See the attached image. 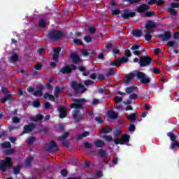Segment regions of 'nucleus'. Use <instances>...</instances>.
<instances>
[{
    "label": "nucleus",
    "instance_id": "1",
    "mask_svg": "<svg viewBox=\"0 0 179 179\" xmlns=\"http://www.w3.org/2000/svg\"><path fill=\"white\" fill-rule=\"evenodd\" d=\"M135 78H137L142 85H149L152 80L150 77L148 76L145 73L141 71H137L136 74L134 72H131L126 75V83H131Z\"/></svg>",
    "mask_w": 179,
    "mask_h": 179
},
{
    "label": "nucleus",
    "instance_id": "2",
    "mask_svg": "<svg viewBox=\"0 0 179 179\" xmlns=\"http://www.w3.org/2000/svg\"><path fill=\"white\" fill-rule=\"evenodd\" d=\"M70 86L73 90L75 96H79V94H83L87 92V88H85L83 83H78L75 80L71 82Z\"/></svg>",
    "mask_w": 179,
    "mask_h": 179
},
{
    "label": "nucleus",
    "instance_id": "3",
    "mask_svg": "<svg viewBox=\"0 0 179 179\" xmlns=\"http://www.w3.org/2000/svg\"><path fill=\"white\" fill-rule=\"evenodd\" d=\"M13 166L12 158L10 157H7L5 159L0 161V171L5 173L6 169Z\"/></svg>",
    "mask_w": 179,
    "mask_h": 179
},
{
    "label": "nucleus",
    "instance_id": "4",
    "mask_svg": "<svg viewBox=\"0 0 179 179\" xmlns=\"http://www.w3.org/2000/svg\"><path fill=\"white\" fill-rule=\"evenodd\" d=\"M73 103L71 105V108H75L76 110H80L83 108V105L80 103H86V99L84 98L73 99Z\"/></svg>",
    "mask_w": 179,
    "mask_h": 179
},
{
    "label": "nucleus",
    "instance_id": "5",
    "mask_svg": "<svg viewBox=\"0 0 179 179\" xmlns=\"http://www.w3.org/2000/svg\"><path fill=\"white\" fill-rule=\"evenodd\" d=\"M78 69V66L74 64H71V66L66 65V66H63L60 70L63 75H69V73H72V71H76Z\"/></svg>",
    "mask_w": 179,
    "mask_h": 179
},
{
    "label": "nucleus",
    "instance_id": "6",
    "mask_svg": "<svg viewBox=\"0 0 179 179\" xmlns=\"http://www.w3.org/2000/svg\"><path fill=\"white\" fill-rule=\"evenodd\" d=\"M152 61H153V59L150 57L143 56L140 58L138 64L141 67L149 66V65L152 64Z\"/></svg>",
    "mask_w": 179,
    "mask_h": 179
},
{
    "label": "nucleus",
    "instance_id": "7",
    "mask_svg": "<svg viewBox=\"0 0 179 179\" xmlns=\"http://www.w3.org/2000/svg\"><path fill=\"white\" fill-rule=\"evenodd\" d=\"M45 150L46 152H49V153H52V150H56V152H59V149L58 148V145L57 143L54 141H51L49 145H45Z\"/></svg>",
    "mask_w": 179,
    "mask_h": 179
},
{
    "label": "nucleus",
    "instance_id": "8",
    "mask_svg": "<svg viewBox=\"0 0 179 179\" xmlns=\"http://www.w3.org/2000/svg\"><path fill=\"white\" fill-rule=\"evenodd\" d=\"M73 118L75 122H80L85 120V113L80 114V110H75L73 113Z\"/></svg>",
    "mask_w": 179,
    "mask_h": 179
},
{
    "label": "nucleus",
    "instance_id": "9",
    "mask_svg": "<svg viewBox=\"0 0 179 179\" xmlns=\"http://www.w3.org/2000/svg\"><path fill=\"white\" fill-rule=\"evenodd\" d=\"M37 124L36 123H31L29 124H25L23 127V131L20 134V136L24 135V134H29L33 129L36 128Z\"/></svg>",
    "mask_w": 179,
    "mask_h": 179
},
{
    "label": "nucleus",
    "instance_id": "10",
    "mask_svg": "<svg viewBox=\"0 0 179 179\" xmlns=\"http://www.w3.org/2000/svg\"><path fill=\"white\" fill-rule=\"evenodd\" d=\"M49 37L52 40H61L64 37V33L58 31H51L49 33Z\"/></svg>",
    "mask_w": 179,
    "mask_h": 179
},
{
    "label": "nucleus",
    "instance_id": "11",
    "mask_svg": "<svg viewBox=\"0 0 179 179\" xmlns=\"http://www.w3.org/2000/svg\"><path fill=\"white\" fill-rule=\"evenodd\" d=\"M57 111L59 112V117L61 119L66 118L68 113V108L64 106L59 105L57 108Z\"/></svg>",
    "mask_w": 179,
    "mask_h": 179
},
{
    "label": "nucleus",
    "instance_id": "12",
    "mask_svg": "<svg viewBox=\"0 0 179 179\" xmlns=\"http://www.w3.org/2000/svg\"><path fill=\"white\" fill-rule=\"evenodd\" d=\"M44 90L43 85H39L36 87V90L33 92V96L35 97H41L43 96V91Z\"/></svg>",
    "mask_w": 179,
    "mask_h": 179
},
{
    "label": "nucleus",
    "instance_id": "13",
    "mask_svg": "<svg viewBox=\"0 0 179 179\" xmlns=\"http://www.w3.org/2000/svg\"><path fill=\"white\" fill-rule=\"evenodd\" d=\"M78 69L80 72H83V76H89L92 72V70H86L85 66H80L78 67Z\"/></svg>",
    "mask_w": 179,
    "mask_h": 179
},
{
    "label": "nucleus",
    "instance_id": "14",
    "mask_svg": "<svg viewBox=\"0 0 179 179\" xmlns=\"http://www.w3.org/2000/svg\"><path fill=\"white\" fill-rule=\"evenodd\" d=\"M159 37L162 41H167L171 37V34L170 31H165L164 34L159 35Z\"/></svg>",
    "mask_w": 179,
    "mask_h": 179
},
{
    "label": "nucleus",
    "instance_id": "15",
    "mask_svg": "<svg viewBox=\"0 0 179 179\" xmlns=\"http://www.w3.org/2000/svg\"><path fill=\"white\" fill-rule=\"evenodd\" d=\"M135 16V13L131 12L129 10H124V12L122 14V17L123 19H128V17H134Z\"/></svg>",
    "mask_w": 179,
    "mask_h": 179
},
{
    "label": "nucleus",
    "instance_id": "16",
    "mask_svg": "<svg viewBox=\"0 0 179 179\" xmlns=\"http://www.w3.org/2000/svg\"><path fill=\"white\" fill-rule=\"evenodd\" d=\"M139 115L136 113H131L129 115H127V120L129 121H131V122H134V121H139Z\"/></svg>",
    "mask_w": 179,
    "mask_h": 179
},
{
    "label": "nucleus",
    "instance_id": "17",
    "mask_svg": "<svg viewBox=\"0 0 179 179\" xmlns=\"http://www.w3.org/2000/svg\"><path fill=\"white\" fill-rule=\"evenodd\" d=\"M157 27L156 22L153 21H148L145 23V29L147 30H152V29H155Z\"/></svg>",
    "mask_w": 179,
    "mask_h": 179
},
{
    "label": "nucleus",
    "instance_id": "18",
    "mask_svg": "<svg viewBox=\"0 0 179 179\" xmlns=\"http://www.w3.org/2000/svg\"><path fill=\"white\" fill-rule=\"evenodd\" d=\"M108 117L111 120H117L118 118V113L111 110L108 111Z\"/></svg>",
    "mask_w": 179,
    "mask_h": 179
},
{
    "label": "nucleus",
    "instance_id": "19",
    "mask_svg": "<svg viewBox=\"0 0 179 179\" xmlns=\"http://www.w3.org/2000/svg\"><path fill=\"white\" fill-rule=\"evenodd\" d=\"M122 145H125V143H128V142H129V139H131V136H129V134H123L122 135L121 138H120Z\"/></svg>",
    "mask_w": 179,
    "mask_h": 179
},
{
    "label": "nucleus",
    "instance_id": "20",
    "mask_svg": "<svg viewBox=\"0 0 179 179\" xmlns=\"http://www.w3.org/2000/svg\"><path fill=\"white\" fill-rule=\"evenodd\" d=\"M173 8H179V3H172L171 7L169 8V12L171 13V15H176L177 12H176V10H174Z\"/></svg>",
    "mask_w": 179,
    "mask_h": 179
},
{
    "label": "nucleus",
    "instance_id": "21",
    "mask_svg": "<svg viewBox=\"0 0 179 179\" xmlns=\"http://www.w3.org/2000/svg\"><path fill=\"white\" fill-rule=\"evenodd\" d=\"M89 135H90V132L85 131L82 134L77 135L76 139L77 141H81V139H83V138H86V136H89Z\"/></svg>",
    "mask_w": 179,
    "mask_h": 179
},
{
    "label": "nucleus",
    "instance_id": "22",
    "mask_svg": "<svg viewBox=\"0 0 179 179\" xmlns=\"http://www.w3.org/2000/svg\"><path fill=\"white\" fill-rule=\"evenodd\" d=\"M135 90H136V87L130 85L129 87L125 88L124 92L127 93V94H131V93H134Z\"/></svg>",
    "mask_w": 179,
    "mask_h": 179
},
{
    "label": "nucleus",
    "instance_id": "23",
    "mask_svg": "<svg viewBox=\"0 0 179 179\" xmlns=\"http://www.w3.org/2000/svg\"><path fill=\"white\" fill-rule=\"evenodd\" d=\"M150 8V7L149 6L143 4L138 7V12H139V13H143V12H145V10H149Z\"/></svg>",
    "mask_w": 179,
    "mask_h": 179
},
{
    "label": "nucleus",
    "instance_id": "24",
    "mask_svg": "<svg viewBox=\"0 0 179 179\" xmlns=\"http://www.w3.org/2000/svg\"><path fill=\"white\" fill-rule=\"evenodd\" d=\"M11 98H12V94L8 93V94H7L6 96H5L1 99V101L2 104H5V103H6V101H8V100H10Z\"/></svg>",
    "mask_w": 179,
    "mask_h": 179
},
{
    "label": "nucleus",
    "instance_id": "25",
    "mask_svg": "<svg viewBox=\"0 0 179 179\" xmlns=\"http://www.w3.org/2000/svg\"><path fill=\"white\" fill-rule=\"evenodd\" d=\"M1 148H2V149H10L12 144H10L9 141H5L1 144Z\"/></svg>",
    "mask_w": 179,
    "mask_h": 179
},
{
    "label": "nucleus",
    "instance_id": "26",
    "mask_svg": "<svg viewBox=\"0 0 179 179\" xmlns=\"http://www.w3.org/2000/svg\"><path fill=\"white\" fill-rule=\"evenodd\" d=\"M43 98L45 99H49V100H50L51 101H55V96H54V95L50 94V93L48 92L44 94Z\"/></svg>",
    "mask_w": 179,
    "mask_h": 179
},
{
    "label": "nucleus",
    "instance_id": "27",
    "mask_svg": "<svg viewBox=\"0 0 179 179\" xmlns=\"http://www.w3.org/2000/svg\"><path fill=\"white\" fill-rule=\"evenodd\" d=\"M94 145L96 148H103L104 145H106V143L101 140H96L94 141Z\"/></svg>",
    "mask_w": 179,
    "mask_h": 179
},
{
    "label": "nucleus",
    "instance_id": "28",
    "mask_svg": "<svg viewBox=\"0 0 179 179\" xmlns=\"http://www.w3.org/2000/svg\"><path fill=\"white\" fill-rule=\"evenodd\" d=\"M98 153L100 157H101L102 159H106V157H107V152H106L105 150L99 149L98 150Z\"/></svg>",
    "mask_w": 179,
    "mask_h": 179
},
{
    "label": "nucleus",
    "instance_id": "29",
    "mask_svg": "<svg viewBox=\"0 0 179 179\" xmlns=\"http://www.w3.org/2000/svg\"><path fill=\"white\" fill-rule=\"evenodd\" d=\"M71 58L74 64H79V62H80V57L78 55H72Z\"/></svg>",
    "mask_w": 179,
    "mask_h": 179
},
{
    "label": "nucleus",
    "instance_id": "30",
    "mask_svg": "<svg viewBox=\"0 0 179 179\" xmlns=\"http://www.w3.org/2000/svg\"><path fill=\"white\" fill-rule=\"evenodd\" d=\"M131 34L134 36V37H141V36H142V31L139 29H135L131 31Z\"/></svg>",
    "mask_w": 179,
    "mask_h": 179
},
{
    "label": "nucleus",
    "instance_id": "31",
    "mask_svg": "<svg viewBox=\"0 0 179 179\" xmlns=\"http://www.w3.org/2000/svg\"><path fill=\"white\" fill-rule=\"evenodd\" d=\"M31 162H33V157H28L25 159V166L30 167L31 166Z\"/></svg>",
    "mask_w": 179,
    "mask_h": 179
},
{
    "label": "nucleus",
    "instance_id": "32",
    "mask_svg": "<svg viewBox=\"0 0 179 179\" xmlns=\"http://www.w3.org/2000/svg\"><path fill=\"white\" fill-rule=\"evenodd\" d=\"M61 96V87L59 86H56L55 88V97H59Z\"/></svg>",
    "mask_w": 179,
    "mask_h": 179
},
{
    "label": "nucleus",
    "instance_id": "33",
    "mask_svg": "<svg viewBox=\"0 0 179 179\" xmlns=\"http://www.w3.org/2000/svg\"><path fill=\"white\" fill-rule=\"evenodd\" d=\"M42 120H44V116H43V115L41 114H38L33 117V121H34V122H37L38 121H42Z\"/></svg>",
    "mask_w": 179,
    "mask_h": 179
},
{
    "label": "nucleus",
    "instance_id": "34",
    "mask_svg": "<svg viewBox=\"0 0 179 179\" xmlns=\"http://www.w3.org/2000/svg\"><path fill=\"white\" fill-rule=\"evenodd\" d=\"M113 131V129L110 128L108 126H106L105 128L101 130V134H110Z\"/></svg>",
    "mask_w": 179,
    "mask_h": 179
},
{
    "label": "nucleus",
    "instance_id": "35",
    "mask_svg": "<svg viewBox=\"0 0 179 179\" xmlns=\"http://www.w3.org/2000/svg\"><path fill=\"white\" fill-rule=\"evenodd\" d=\"M69 137V131L65 132L64 134H62L61 136L59 137V141H65L66 138Z\"/></svg>",
    "mask_w": 179,
    "mask_h": 179
},
{
    "label": "nucleus",
    "instance_id": "36",
    "mask_svg": "<svg viewBox=\"0 0 179 179\" xmlns=\"http://www.w3.org/2000/svg\"><path fill=\"white\" fill-rule=\"evenodd\" d=\"M27 142L28 145H33L34 142H36V137L34 136H31L27 139Z\"/></svg>",
    "mask_w": 179,
    "mask_h": 179
},
{
    "label": "nucleus",
    "instance_id": "37",
    "mask_svg": "<svg viewBox=\"0 0 179 179\" xmlns=\"http://www.w3.org/2000/svg\"><path fill=\"white\" fill-rule=\"evenodd\" d=\"M22 169V166L21 165H17L15 168H14L13 171H14V174L15 176H17V174H19V173H20V170Z\"/></svg>",
    "mask_w": 179,
    "mask_h": 179
},
{
    "label": "nucleus",
    "instance_id": "38",
    "mask_svg": "<svg viewBox=\"0 0 179 179\" xmlns=\"http://www.w3.org/2000/svg\"><path fill=\"white\" fill-rule=\"evenodd\" d=\"M167 136L170 138L171 141H172L173 142H174V141H176V138H177L176 134H173V132L167 133Z\"/></svg>",
    "mask_w": 179,
    "mask_h": 179
},
{
    "label": "nucleus",
    "instance_id": "39",
    "mask_svg": "<svg viewBox=\"0 0 179 179\" xmlns=\"http://www.w3.org/2000/svg\"><path fill=\"white\" fill-rule=\"evenodd\" d=\"M103 138L106 142H113V141H114V138H113L111 136L103 135Z\"/></svg>",
    "mask_w": 179,
    "mask_h": 179
},
{
    "label": "nucleus",
    "instance_id": "40",
    "mask_svg": "<svg viewBox=\"0 0 179 179\" xmlns=\"http://www.w3.org/2000/svg\"><path fill=\"white\" fill-rule=\"evenodd\" d=\"M32 106L33 107H34L35 108H38V107L41 106V104H40V101L37 100V101H34L32 103Z\"/></svg>",
    "mask_w": 179,
    "mask_h": 179
},
{
    "label": "nucleus",
    "instance_id": "41",
    "mask_svg": "<svg viewBox=\"0 0 179 179\" xmlns=\"http://www.w3.org/2000/svg\"><path fill=\"white\" fill-rule=\"evenodd\" d=\"M61 47H57V48H55L54 50H53V52L55 55H59V52H61Z\"/></svg>",
    "mask_w": 179,
    "mask_h": 179
},
{
    "label": "nucleus",
    "instance_id": "42",
    "mask_svg": "<svg viewBox=\"0 0 179 179\" xmlns=\"http://www.w3.org/2000/svg\"><path fill=\"white\" fill-rule=\"evenodd\" d=\"M129 61V59L126 57H121L120 59H119V62L120 64H127V62H128Z\"/></svg>",
    "mask_w": 179,
    "mask_h": 179
},
{
    "label": "nucleus",
    "instance_id": "43",
    "mask_svg": "<svg viewBox=\"0 0 179 179\" xmlns=\"http://www.w3.org/2000/svg\"><path fill=\"white\" fill-rule=\"evenodd\" d=\"M128 129L129 132H134L135 129H136V127L134 124H130L128 127Z\"/></svg>",
    "mask_w": 179,
    "mask_h": 179
},
{
    "label": "nucleus",
    "instance_id": "44",
    "mask_svg": "<svg viewBox=\"0 0 179 179\" xmlns=\"http://www.w3.org/2000/svg\"><path fill=\"white\" fill-rule=\"evenodd\" d=\"M95 121L96 122H98V124H104V120L100 116L96 117Z\"/></svg>",
    "mask_w": 179,
    "mask_h": 179
},
{
    "label": "nucleus",
    "instance_id": "45",
    "mask_svg": "<svg viewBox=\"0 0 179 179\" xmlns=\"http://www.w3.org/2000/svg\"><path fill=\"white\" fill-rule=\"evenodd\" d=\"M13 153H15V150H13V148L8 149V150H6L4 151V155H12Z\"/></svg>",
    "mask_w": 179,
    "mask_h": 179
},
{
    "label": "nucleus",
    "instance_id": "46",
    "mask_svg": "<svg viewBox=\"0 0 179 179\" xmlns=\"http://www.w3.org/2000/svg\"><path fill=\"white\" fill-rule=\"evenodd\" d=\"M60 174L62 177H68V171L66 169H62L60 171Z\"/></svg>",
    "mask_w": 179,
    "mask_h": 179
},
{
    "label": "nucleus",
    "instance_id": "47",
    "mask_svg": "<svg viewBox=\"0 0 179 179\" xmlns=\"http://www.w3.org/2000/svg\"><path fill=\"white\" fill-rule=\"evenodd\" d=\"M110 65H112V66H120L121 64L120 63V60L116 59L113 62H111Z\"/></svg>",
    "mask_w": 179,
    "mask_h": 179
},
{
    "label": "nucleus",
    "instance_id": "48",
    "mask_svg": "<svg viewBox=\"0 0 179 179\" xmlns=\"http://www.w3.org/2000/svg\"><path fill=\"white\" fill-rule=\"evenodd\" d=\"M17 59H19V55H17L16 53H14L11 57V60L13 61V62H16Z\"/></svg>",
    "mask_w": 179,
    "mask_h": 179
},
{
    "label": "nucleus",
    "instance_id": "49",
    "mask_svg": "<svg viewBox=\"0 0 179 179\" xmlns=\"http://www.w3.org/2000/svg\"><path fill=\"white\" fill-rule=\"evenodd\" d=\"M114 101L115 103H116L117 104H120V103H121V101H122V98L116 96L114 99Z\"/></svg>",
    "mask_w": 179,
    "mask_h": 179
},
{
    "label": "nucleus",
    "instance_id": "50",
    "mask_svg": "<svg viewBox=\"0 0 179 179\" xmlns=\"http://www.w3.org/2000/svg\"><path fill=\"white\" fill-rule=\"evenodd\" d=\"M124 57H126V58H130V57H132V54L131 53V50H125Z\"/></svg>",
    "mask_w": 179,
    "mask_h": 179
},
{
    "label": "nucleus",
    "instance_id": "51",
    "mask_svg": "<svg viewBox=\"0 0 179 179\" xmlns=\"http://www.w3.org/2000/svg\"><path fill=\"white\" fill-rule=\"evenodd\" d=\"M13 124H19L20 122V118L17 117V116H14L13 117Z\"/></svg>",
    "mask_w": 179,
    "mask_h": 179
},
{
    "label": "nucleus",
    "instance_id": "52",
    "mask_svg": "<svg viewBox=\"0 0 179 179\" xmlns=\"http://www.w3.org/2000/svg\"><path fill=\"white\" fill-rule=\"evenodd\" d=\"M115 73V69H109V71L108 73V76H113Z\"/></svg>",
    "mask_w": 179,
    "mask_h": 179
},
{
    "label": "nucleus",
    "instance_id": "53",
    "mask_svg": "<svg viewBox=\"0 0 179 179\" xmlns=\"http://www.w3.org/2000/svg\"><path fill=\"white\" fill-rule=\"evenodd\" d=\"M145 49H142L141 50H136L134 52V55H140L142 52H145Z\"/></svg>",
    "mask_w": 179,
    "mask_h": 179
},
{
    "label": "nucleus",
    "instance_id": "54",
    "mask_svg": "<svg viewBox=\"0 0 179 179\" xmlns=\"http://www.w3.org/2000/svg\"><path fill=\"white\" fill-rule=\"evenodd\" d=\"M121 134H122V129H116L114 131V135L115 136H120V135H121Z\"/></svg>",
    "mask_w": 179,
    "mask_h": 179
},
{
    "label": "nucleus",
    "instance_id": "55",
    "mask_svg": "<svg viewBox=\"0 0 179 179\" xmlns=\"http://www.w3.org/2000/svg\"><path fill=\"white\" fill-rule=\"evenodd\" d=\"M83 144H84V146L86 149H92V148L93 146L89 142H85Z\"/></svg>",
    "mask_w": 179,
    "mask_h": 179
},
{
    "label": "nucleus",
    "instance_id": "56",
    "mask_svg": "<svg viewBox=\"0 0 179 179\" xmlns=\"http://www.w3.org/2000/svg\"><path fill=\"white\" fill-rule=\"evenodd\" d=\"M46 25H47V23L45 22V20H41V21L39 22V26L41 27H45Z\"/></svg>",
    "mask_w": 179,
    "mask_h": 179
},
{
    "label": "nucleus",
    "instance_id": "57",
    "mask_svg": "<svg viewBox=\"0 0 179 179\" xmlns=\"http://www.w3.org/2000/svg\"><path fill=\"white\" fill-rule=\"evenodd\" d=\"M129 99L131 100H136L138 99V94L134 93L129 95Z\"/></svg>",
    "mask_w": 179,
    "mask_h": 179
},
{
    "label": "nucleus",
    "instance_id": "58",
    "mask_svg": "<svg viewBox=\"0 0 179 179\" xmlns=\"http://www.w3.org/2000/svg\"><path fill=\"white\" fill-rule=\"evenodd\" d=\"M41 68H43V64H41V63H38L36 66H35V69L36 71H41Z\"/></svg>",
    "mask_w": 179,
    "mask_h": 179
},
{
    "label": "nucleus",
    "instance_id": "59",
    "mask_svg": "<svg viewBox=\"0 0 179 179\" xmlns=\"http://www.w3.org/2000/svg\"><path fill=\"white\" fill-rule=\"evenodd\" d=\"M113 142L115 143V145H122V141H121V138H115L113 140Z\"/></svg>",
    "mask_w": 179,
    "mask_h": 179
},
{
    "label": "nucleus",
    "instance_id": "60",
    "mask_svg": "<svg viewBox=\"0 0 179 179\" xmlns=\"http://www.w3.org/2000/svg\"><path fill=\"white\" fill-rule=\"evenodd\" d=\"M84 85L86 86H90L91 85H93V81L91 80H87L85 81Z\"/></svg>",
    "mask_w": 179,
    "mask_h": 179
},
{
    "label": "nucleus",
    "instance_id": "61",
    "mask_svg": "<svg viewBox=\"0 0 179 179\" xmlns=\"http://www.w3.org/2000/svg\"><path fill=\"white\" fill-rule=\"evenodd\" d=\"M1 93H3V94H6V93H9V90L5 87H3L1 88Z\"/></svg>",
    "mask_w": 179,
    "mask_h": 179
},
{
    "label": "nucleus",
    "instance_id": "62",
    "mask_svg": "<svg viewBox=\"0 0 179 179\" xmlns=\"http://www.w3.org/2000/svg\"><path fill=\"white\" fill-rule=\"evenodd\" d=\"M44 108H45V110H49L51 108V103L50 102H45Z\"/></svg>",
    "mask_w": 179,
    "mask_h": 179
},
{
    "label": "nucleus",
    "instance_id": "63",
    "mask_svg": "<svg viewBox=\"0 0 179 179\" xmlns=\"http://www.w3.org/2000/svg\"><path fill=\"white\" fill-rule=\"evenodd\" d=\"M53 61L55 62H58V61H59V55H53Z\"/></svg>",
    "mask_w": 179,
    "mask_h": 179
},
{
    "label": "nucleus",
    "instance_id": "64",
    "mask_svg": "<svg viewBox=\"0 0 179 179\" xmlns=\"http://www.w3.org/2000/svg\"><path fill=\"white\" fill-rule=\"evenodd\" d=\"M84 40L86 43H92V39L90 36H85Z\"/></svg>",
    "mask_w": 179,
    "mask_h": 179
}]
</instances>
